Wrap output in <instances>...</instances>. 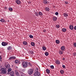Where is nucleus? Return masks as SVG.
<instances>
[{"mask_svg": "<svg viewBox=\"0 0 76 76\" xmlns=\"http://www.w3.org/2000/svg\"><path fill=\"white\" fill-rule=\"evenodd\" d=\"M63 15L65 16V17H67V16H69L67 13H63Z\"/></svg>", "mask_w": 76, "mask_h": 76, "instance_id": "nucleus-16", "label": "nucleus"}, {"mask_svg": "<svg viewBox=\"0 0 76 76\" xmlns=\"http://www.w3.org/2000/svg\"><path fill=\"white\" fill-rule=\"evenodd\" d=\"M74 29L75 30H76V26L74 27Z\"/></svg>", "mask_w": 76, "mask_h": 76, "instance_id": "nucleus-47", "label": "nucleus"}, {"mask_svg": "<svg viewBox=\"0 0 76 76\" xmlns=\"http://www.w3.org/2000/svg\"><path fill=\"white\" fill-rule=\"evenodd\" d=\"M44 3L45 4H47V3H48V1L47 0H45L44 1Z\"/></svg>", "mask_w": 76, "mask_h": 76, "instance_id": "nucleus-21", "label": "nucleus"}, {"mask_svg": "<svg viewBox=\"0 0 76 76\" xmlns=\"http://www.w3.org/2000/svg\"><path fill=\"white\" fill-rule=\"evenodd\" d=\"M63 51H61V50H59V53L60 54H63Z\"/></svg>", "mask_w": 76, "mask_h": 76, "instance_id": "nucleus-28", "label": "nucleus"}, {"mask_svg": "<svg viewBox=\"0 0 76 76\" xmlns=\"http://www.w3.org/2000/svg\"><path fill=\"white\" fill-rule=\"evenodd\" d=\"M53 21H56L57 20V18L56 17L54 16L53 18Z\"/></svg>", "mask_w": 76, "mask_h": 76, "instance_id": "nucleus-12", "label": "nucleus"}, {"mask_svg": "<svg viewBox=\"0 0 76 76\" xmlns=\"http://www.w3.org/2000/svg\"><path fill=\"white\" fill-rule=\"evenodd\" d=\"M29 53L31 54H34V52L32 51H30Z\"/></svg>", "mask_w": 76, "mask_h": 76, "instance_id": "nucleus-36", "label": "nucleus"}, {"mask_svg": "<svg viewBox=\"0 0 76 76\" xmlns=\"http://www.w3.org/2000/svg\"><path fill=\"white\" fill-rule=\"evenodd\" d=\"M1 72L3 74H6L7 73V71L6 69L5 68H2L1 69Z\"/></svg>", "mask_w": 76, "mask_h": 76, "instance_id": "nucleus-2", "label": "nucleus"}, {"mask_svg": "<svg viewBox=\"0 0 76 76\" xmlns=\"http://www.w3.org/2000/svg\"><path fill=\"white\" fill-rule=\"evenodd\" d=\"M0 21L1 22H2V23H4V22H6V21L4 20V19H1Z\"/></svg>", "mask_w": 76, "mask_h": 76, "instance_id": "nucleus-18", "label": "nucleus"}, {"mask_svg": "<svg viewBox=\"0 0 76 76\" xmlns=\"http://www.w3.org/2000/svg\"><path fill=\"white\" fill-rule=\"evenodd\" d=\"M66 30H67L65 28H64L62 29V31L64 32H66Z\"/></svg>", "mask_w": 76, "mask_h": 76, "instance_id": "nucleus-20", "label": "nucleus"}, {"mask_svg": "<svg viewBox=\"0 0 76 76\" xmlns=\"http://www.w3.org/2000/svg\"><path fill=\"white\" fill-rule=\"evenodd\" d=\"M65 3L66 4H68V2H67L66 1H65Z\"/></svg>", "mask_w": 76, "mask_h": 76, "instance_id": "nucleus-43", "label": "nucleus"}, {"mask_svg": "<svg viewBox=\"0 0 76 76\" xmlns=\"http://www.w3.org/2000/svg\"><path fill=\"white\" fill-rule=\"evenodd\" d=\"M38 69H37L35 70V72H38Z\"/></svg>", "mask_w": 76, "mask_h": 76, "instance_id": "nucleus-41", "label": "nucleus"}, {"mask_svg": "<svg viewBox=\"0 0 76 76\" xmlns=\"http://www.w3.org/2000/svg\"><path fill=\"white\" fill-rule=\"evenodd\" d=\"M46 72H47L48 73H50V70L49 69H47L46 70Z\"/></svg>", "mask_w": 76, "mask_h": 76, "instance_id": "nucleus-25", "label": "nucleus"}, {"mask_svg": "<svg viewBox=\"0 0 76 76\" xmlns=\"http://www.w3.org/2000/svg\"><path fill=\"white\" fill-rule=\"evenodd\" d=\"M15 3L17 4H20L21 3V2L19 0H16Z\"/></svg>", "mask_w": 76, "mask_h": 76, "instance_id": "nucleus-8", "label": "nucleus"}, {"mask_svg": "<svg viewBox=\"0 0 76 76\" xmlns=\"http://www.w3.org/2000/svg\"><path fill=\"white\" fill-rule=\"evenodd\" d=\"M0 76H2L1 75H0Z\"/></svg>", "mask_w": 76, "mask_h": 76, "instance_id": "nucleus-55", "label": "nucleus"}, {"mask_svg": "<svg viewBox=\"0 0 76 76\" xmlns=\"http://www.w3.org/2000/svg\"><path fill=\"white\" fill-rule=\"evenodd\" d=\"M62 67L63 68H64V69H65V68H66V66L64 65H62Z\"/></svg>", "mask_w": 76, "mask_h": 76, "instance_id": "nucleus-40", "label": "nucleus"}, {"mask_svg": "<svg viewBox=\"0 0 76 76\" xmlns=\"http://www.w3.org/2000/svg\"><path fill=\"white\" fill-rule=\"evenodd\" d=\"M15 58L16 57L15 56H11L9 58V59L10 60H13L14 59H15Z\"/></svg>", "mask_w": 76, "mask_h": 76, "instance_id": "nucleus-9", "label": "nucleus"}, {"mask_svg": "<svg viewBox=\"0 0 76 76\" xmlns=\"http://www.w3.org/2000/svg\"><path fill=\"white\" fill-rule=\"evenodd\" d=\"M50 68L52 69H53L54 68V66L53 65H51L50 66Z\"/></svg>", "mask_w": 76, "mask_h": 76, "instance_id": "nucleus-34", "label": "nucleus"}, {"mask_svg": "<svg viewBox=\"0 0 76 76\" xmlns=\"http://www.w3.org/2000/svg\"><path fill=\"white\" fill-rule=\"evenodd\" d=\"M7 22H9V20H8L7 21Z\"/></svg>", "mask_w": 76, "mask_h": 76, "instance_id": "nucleus-54", "label": "nucleus"}, {"mask_svg": "<svg viewBox=\"0 0 76 76\" xmlns=\"http://www.w3.org/2000/svg\"><path fill=\"white\" fill-rule=\"evenodd\" d=\"M55 63L57 64H60V62L58 60H56L55 61Z\"/></svg>", "mask_w": 76, "mask_h": 76, "instance_id": "nucleus-11", "label": "nucleus"}, {"mask_svg": "<svg viewBox=\"0 0 76 76\" xmlns=\"http://www.w3.org/2000/svg\"><path fill=\"white\" fill-rule=\"evenodd\" d=\"M60 72L61 74H63L64 73V71L63 70H61Z\"/></svg>", "mask_w": 76, "mask_h": 76, "instance_id": "nucleus-23", "label": "nucleus"}, {"mask_svg": "<svg viewBox=\"0 0 76 76\" xmlns=\"http://www.w3.org/2000/svg\"><path fill=\"white\" fill-rule=\"evenodd\" d=\"M4 8L5 9H8V7H4Z\"/></svg>", "mask_w": 76, "mask_h": 76, "instance_id": "nucleus-44", "label": "nucleus"}, {"mask_svg": "<svg viewBox=\"0 0 76 76\" xmlns=\"http://www.w3.org/2000/svg\"><path fill=\"white\" fill-rule=\"evenodd\" d=\"M45 10H50V8L48 7H46L45 8Z\"/></svg>", "mask_w": 76, "mask_h": 76, "instance_id": "nucleus-37", "label": "nucleus"}, {"mask_svg": "<svg viewBox=\"0 0 76 76\" xmlns=\"http://www.w3.org/2000/svg\"><path fill=\"white\" fill-rule=\"evenodd\" d=\"M18 62H19V61L18 60H15V63L16 64L18 63Z\"/></svg>", "mask_w": 76, "mask_h": 76, "instance_id": "nucleus-32", "label": "nucleus"}, {"mask_svg": "<svg viewBox=\"0 0 76 76\" xmlns=\"http://www.w3.org/2000/svg\"><path fill=\"white\" fill-rule=\"evenodd\" d=\"M2 58H1V56H0V61H2Z\"/></svg>", "mask_w": 76, "mask_h": 76, "instance_id": "nucleus-38", "label": "nucleus"}, {"mask_svg": "<svg viewBox=\"0 0 76 76\" xmlns=\"http://www.w3.org/2000/svg\"><path fill=\"white\" fill-rule=\"evenodd\" d=\"M12 49V47L11 46H9L7 48V50L8 51H10V50H11Z\"/></svg>", "mask_w": 76, "mask_h": 76, "instance_id": "nucleus-10", "label": "nucleus"}, {"mask_svg": "<svg viewBox=\"0 0 76 76\" xmlns=\"http://www.w3.org/2000/svg\"><path fill=\"white\" fill-rule=\"evenodd\" d=\"M8 10H13V9H12V8L11 7H9L8 8Z\"/></svg>", "mask_w": 76, "mask_h": 76, "instance_id": "nucleus-42", "label": "nucleus"}, {"mask_svg": "<svg viewBox=\"0 0 76 76\" xmlns=\"http://www.w3.org/2000/svg\"><path fill=\"white\" fill-rule=\"evenodd\" d=\"M1 44L2 46H6L8 45V43L6 42H2L1 43Z\"/></svg>", "mask_w": 76, "mask_h": 76, "instance_id": "nucleus-6", "label": "nucleus"}, {"mask_svg": "<svg viewBox=\"0 0 76 76\" xmlns=\"http://www.w3.org/2000/svg\"><path fill=\"white\" fill-rule=\"evenodd\" d=\"M10 74L11 75H14V72L12 71L10 72Z\"/></svg>", "mask_w": 76, "mask_h": 76, "instance_id": "nucleus-24", "label": "nucleus"}, {"mask_svg": "<svg viewBox=\"0 0 76 76\" xmlns=\"http://www.w3.org/2000/svg\"><path fill=\"white\" fill-rule=\"evenodd\" d=\"M61 49L62 51H64L65 50V47L64 46H62L61 47Z\"/></svg>", "mask_w": 76, "mask_h": 76, "instance_id": "nucleus-15", "label": "nucleus"}, {"mask_svg": "<svg viewBox=\"0 0 76 76\" xmlns=\"http://www.w3.org/2000/svg\"><path fill=\"white\" fill-rule=\"evenodd\" d=\"M12 70V69L11 68H9V69H8L7 71H8V72H7V74H10V71Z\"/></svg>", "mask_w": 76, "mask_h": 76, "instance_id": "nucleus-13", "label": "nucleus"}, {"mask_svg": "<svg viewBox=\"0 0 76 76\" xmlns=\"http://www.w3.org/2000/svg\"><path fill=\"white\" fill-rule=\"evenodd\" d=\"M23 45H28V42H27L26 41H23Z\"/></svg>", "mask_w": 76, "mask_h": 76, "instance_id": "nucleus-14", "label": "nucleus"}, {"mask_svg": "<svg viewBox=\"0 0 76 76\" xmlns=\"http://www.w3.org/2000/svg\"><path fill=\"white\" fill-rule=\"evenodd\" d=\"M35 15H36V16H38V13L37 12H35Z\"/></svg>", "mask_w": 76, "mask_h": 76, "instance_id": "nucleus-33", "label": "nucleus"}, {"mask_svg": "<svg viewBox=\"0 0 76 76\" xmlns=\"http://www.w3.org/2000/svg\"><path fill=\"white\" fill-rule=\"evenodd\" d=\"M65 58H63V60H65Z\"/></svg>", "mask_w": 76, "mask_h": 76, "instance_id": "nucleus-51", "label": "nucleus"}, {"mask_svg": "<svg viewBox=\"0 0 76 76\" xmlns=\"http://www.w3.org/2000/svg\"><path fill=\"white\" fill-rule=\"evenodd\" d=\"M56 44H60V41H59L58 40H56Z\"/></svg>", "mask_w": 76, "mask_h": 76, "instance_id": "nucleus-19", "label": "nucleus"}, {"mask_svg": "<svg viewBox=\"0 0 76 76\" xmlns=\"http://www.w3.org/2000/svg\"><path fill=\"white\" fill-rule=\"evenodd\" d=\"M11 76H14V75H11Z\"/></svg>", "mask_w": 76, "mask_h": 76, "instance_id": "nucleus-52", "label": "nucleus"}, {"mask_svg": "<svg viewBox=\"0 0 76 76\" xmlns=\"http://www.w3.org/2000/svg\"><path fill=\"white\" fill-rule=\"evenodd\" d=\"M12 11H13V10H10V11H9V12H12Z\"/></svg>", "mask_w": 76, "mask_h": 76, "instance_id": "nucleus-49", "label": "nucleus"}, {"mask_svg": "<svg viewBox=\"0 0 76 76\" xmlns=\"http://www.w3.org/2000/svg\"><path fill=\"white\" fill-rule=\"evenodd\" d=\"M4 66L5 67L6 69H9V68H10V64H9V63H5Z\"/></svg>", "mask_w": 76, "mask_h": 76, "instance_id": "nucleus-4", "label": "nucleus"}, {"mask_svg": "<svg viewBox=\"0 0 76 76\" xmlns=\"http://www.w3.org/2000/svg\"><path fill=\"white\" fill-rule=\"evenodd\" d=\"M55 15H58V12H56L55 13Z\"/></svg>", "mask_w": 76, "mask_h": 76, "instance_id": "nucleus-45", "label": "nucleus"}, {"mask_svg": "<svg viewBox=\"0 0 76 76\" xmlns=\"http://www.w3.org/2000/svg\"><path fill=\"white\" fill-rule=\"evenodd\" d=\"M73 56H76V53H73Z\"/></svg>", "mask_w": 76, "mask_h": 76, "instance_id": "nucleus-39", "label": "nucleus"}, {"mask_svg": "<svg viewBox=\"0 0 76 76\" xmlns=\"http://www.w3.org/2000/svg\"><path fill=\"white\" fill-rule=\"evenodd\" d=\"M29 37H30V38H33L34 36H32L31 35H29Z\"/></svg>", "mask_w": 76, "mask_h": 76, "instance_id": "nucleus-31", "label": "nucleus"}, {"mask_svg": "<svg viewBox=\"0 0 76 76\" xmlns=\"http://www.w3.org/2000/svg\"><path fill=\"white\" fill-rule=\"evenodd\" d=\"M15 75H16L17 76H20V73L18 71V70H15Z\"/></svg>", "mask_w": 76, "mask_h": 76, "instance_id": "nucleus-5", "label": "nucleus"}, {"mask_svg": "<svg viewBox=\"0 0 76 76\" xmlns=\"http://www.w3.org/2000/svg\"><path fill=\"white\" fill-rule=\"evenodd\" d=\"M28 62L24 61L23 62V66L24 68H26L28 67Z\"/></svg>", "mask_w": 76, "mask_h": 76, "instance_id": "nucleus-1", "label": "nucleus"}, {"mask_svg": "<svg viewBox=\"0 0 76 76\" xmlns=\"http://www.w3.org/2000/svg\"><path fill=\"white\" fill-rule=\"evenodd\" d=\"M34 76H39L40 75V73L39 72H35L34 74Z\"/></svg>", "mask_w": 76, "mask_h": 76, "instance_id": "nucleus-7", "label": "nucleus"}, {"mask_svg": "<svg viewBox=\"0 0 76 76\" xmlns=\"http://www.w3.org/2000/svg\"><path fill=\"white\" fill-rule=\"evenodd\" d=\"M74 47H76V43H75L74 44Z\"/></svg>", "mask_w": 76, "mask_h": 76, "instance_id": "nucleus-46", "label": "nucleus"}, {"mask_svg": "<svg viewBox=\"0 0 76 76\" xmlns=\"http://www.w3.org/2000/svg\"><path fill=\"white\" fill-rule=\"evenodd\" d=\"M50 10H46V11H47V12H49V11Z\"/></svg>", "mask_w": 76, "mask_h": 76, "instance_id": "nucleus-50", "label": "nucleus"}, {"mask_svg": "<svg viewBox=\"0 0 76 76\" xmlns=\"http://www.w3.org/2000/svg\"><path fill=\"white\" fill-rule=\"evenodd\" d=\"M48 53L46 52L45 53V55L46 56H48Z\"/></svg>", "mask_w": 76, "mask_h": 76, "instance_id": "nucleus-30", "label": "nucleus"}, {"mask_svg": "<svg viewBox=\"0 0 76 76\" xmlns=\"http://www.w3.org/2000/svg\"><path fill=\"white\" fill-rule=\"evenodd\" d=\"M39 16H42V12H39Z\"/></svg>", "mask_w": 76, "mask_h": 76, "instance_id": "nucleus-26", "label": "nucleus"}, {"mask_svg": "<svg viewBox=\"0 0 76 76\" xmlns=\"http://www.w3.org/2000/svg\"><path fill=\"white\" fill-rule=\"evenodd\" d=\"M42 49L43 50L45 51V50H46V48H45V46H44L42 47Z\"/></svg>", "mask_w": 76, "mask_h": 76, "instance_id": "nucleus-29", "label": "nucleus"}, {"mask_svg": "<svg viewBox=\"0 0 76 76\" xmlns=\"http://www.w3.org/2000/svg\"><path fill=\"white\" fill-rule=\"evenodd\" d=\"M56 26L57 28H60V25H56Z\"/></svg>", "mask_w": 76, "mask_h": 76, "instance_id": "nucleus-35", "label": "nucleus"}, {"mask_svg": "<svg viewBox=\"0 0 76 76\" xmlns=\"http://www.w3.org/2000/svg\"><path fill=\"white\" fill-rule=\"evenodd\" d=\"M46 32V30L44 29L43 30V32L45 33Z\"/></svg>", "mask_w": 76, "mask_h": 76, "instance_id": "nucleus-48", "label": "nucleus"}, {"mask_svg": "<svg viewBox=\"0 0 76 76\" xmlns=\"http://www.w3.org/2000/svg\"><path fill=\"white\" fill-rule=\"evenodd\" d=\"M31 45L32 46H33V47H34V45H35V43L33 42H31Z\"/></svg>", "mask_w": 76, "mask_h": 76, "instance_id": "nucleus-22", "label": "nucleus"}, {"mask_svg": "<svg viewBox=\"0 0 76 76\" xmlns=\"http://www.w3.org/2000/svg\"><path fill=\"white\" fill-rule=\"evenodd\" d=\"M1 66V63H0V67Z\"/></svg>", "mask_w": 76, "mask_h": 76, "instance_id": "nucleus-53", "label": "nucleus"}, {"mask_svg": "<svg viewBox=\"0 0 76 76\" xmlns=\"http://www.w3.org/2000/svg\"><path fill=\"white\" fill-rule=\"evenodd\" d=\"M34 72V70L32 69H30L28 71V73L29 75H31Z\"/></svg>", "mask_w": 76, "mask_h": 76, "instance_id": "nucleus-3", "label": "nucleus"}, {"mask_svg": "<svg viewBox=\"0 0 76 76\" xmlns=\"http://www.w3.org/2000/svg\"><path fill=\"white\" fill-rule=\"evenodd\" d=\"M28 66L30 67H31V66H32V64H31V62H28Z\"/></svg>", "mask_w": 76, "mask_h": 76, "instance_id": "nucleus-27", "label": "nucleus"}, {"mask_svg": "<svg viewBox=\"0 0 76 76\" xmlns=\"http://www.w3.org/2000/svg\"><path fill=\"white\" fill-rule=\"evenodd\" d=\"M69 29L71 30H72L73 29V26L71 25L69 26Z\"/></svg>", "mask_w": 76, "mask_h": 76, "instance_id": "nucleus-17", "label": "nucleus"}]
</instances>
